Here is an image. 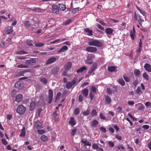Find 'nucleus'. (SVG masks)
Wrapping results in <instances>:
<instances>
[{
	"label": "nucleus",
	"instance_id": "36",
	"mask_svg": "<svg viewBox=\"0 0 151 151\" xmlns=\"http://www.w3.org/2000/svg\"><path fill=\"white\" fill-rule=\"evenodd\" d=\"M90 112V110L87 109L86 110L83 111L82 113V114L84 116H87L89 114Z\"/></svg>",
	"mask_w": 151,
	"mask_h": 151
},
{
	"label": "nucleus",
	"instance_id": "25",
	"mask_svg": "<svg viewBox=\"0 0 151 151\" xmlns=\"http://www.w3.org/2000/svg\"><path fill=\"white\" fill-rule=\"evenodd\" d=\"M84 31L85 32L88 33L87 35L89 36H92L93 35V31L92 30L88 28H86L84 29Z\"/></svg>",
	"mask_w": 151,
	"mask_h": 151
},
{
	"label": "nucleus",
	"instance_id": "54",
	"mask_svg": "<svg viewBox=\"0 0 151 151\" xmlns=\"http://www.w3.org/2000/svg\"><path fill=\"white\" fill-rule=\"evenodd\" d=\"M112 91L113 93L117 91V87L116 86H114L112 87Z\"/></svg>",
	"mask_w": 151,
	"mask_h": 151
},
{
	"label": "nucleus",
	"instance_id": "6",
	"mask_svg": "<svg viewBox=\"0 0 151 151\" xmlns=\"http://www.w3.org/2000/svg\"><path fill=\"white\" fill-rule=\"evenodd\" d=\"M36 61L35 59H30L25 60V65L28 67L29 65H32L33 64L36 63Z\"/></svg>",
	"mask_w": 151,
	"mask_h": 151
},
{
	"label": "nucleus",
	"instance_id": "63",
	"mask_svg": "<svg viewBox=\"0 0 151 151\" xmlns=\"http://www.w3.org/2000/svg\"><path fill=\"white\" fill-rule=\"evenodd\" d=\"M1 142L2 143L5 145H7L8 144L7 142L5 139H2Z\"/></svg>",
	"mask_w": 151,
	"mask_h": 151
},
{
	"label": "nucleus",
	"instance_id": "41",
	"mask_svg": "<svg viewBox=\"0 0 151 151\" xmlns=\"http://www.w3.org/2000/svg\"><path fill=\"white\" fill-rule=\"evenodd\" d=\"M40 81L44 84H46L47 83V80L45 78H40Z\"/></svg>",
	"mask_w": 151,
	"mask_h": 151
},
{
	"label": "nucleus",
	"instance_id": "13",
	"mask_svg": "<svg viewBox=\"0 0 151 151\" xmlns=\"http://www.w3.org/2000/svg\"><path fill=\"white\" fill-rule=\"evenodd\" d=\"M5 30L7 34H10L13 32L12 27L9 26H7Z\"/></svg>",
	"mask_w": 151,
	"mask_h": 151
},
{
	"label": "nucleus",
	"instance_id": "9",
	"mask_svg": "<svg viewBox=\"0 0 151 151\" xmlns=\"http://www.w3.org/2000/svg\"><path fill=\"white\" fill-rule=\"evenodd\" d=\"M69 124L72 127H73L76 124V120L74 117H71L70 118V120L69 121Z\"/></svg>",
	"mask_w": 151,
	"mask_h": 151
},
{
	"label": "nucleus",
	"instance_id": "51",
	"mask_svg": "<svg viewBox=\"0 0 151 151\" xmlns=\"http://www.w3.org/2000/svg\"><path fill=\"white\" fill-rule=\"evenodd\" d=\"M79 7H77L74 8L72 11V13L75 14V13L79 11Z\"/></svg>",
	"mask_w": 151,
	"mask_h": 151
},
{
	"label": "nucleus",
	"instance_id": "64",
	"mask_svg": "<svg viewBox=\"0 0 151 151\" xmlns=\"http://www.w3.org/2000/svg\"><path fill=\"white\" fill-rule=\"evenodd\" d=\"M17 67L19 68H27V66H26L25 65H23L22 64L18 65Z\"/></svg>",
	"mask_w": 151,
	"mask_h": 151
},
{
	"label": "nucleus",
	"instance_id": "46",
	"mask_svg": "<svg viewBox=\"0 0 151 151\" xmlns=\"http://www.w3.org/2000/svg\"><path fill=\"white\" fill-rule=\"evenodd\" d=\"M17 91L15 89H13L11 91V95L13 97H14L17 93Z\"/></svg>",
	"mask_w": 151,
	"mask_h": 151
},
{
	"label": "nucleus",
	"instance_id": "61",
	"mask_svg": "<svg viewBox=\"0 0 151 151\" xmlns=\"http://www.w3.org/2000/svg\"><path fill=\"white\" fill-rule=\"evenodd\" d=\"M109 146L111 147H113L114 145V143L112 142L109 141L108 142Z\"/></svg>",
	"mask_w": 151,
	"mask_h": 151
},
{
	"label": "nucleus",
	"instance_id": "24",
	"mask_svg": "<svg viewBox=\"0 0 151 151\" xmlns=\"http://www.w3.org/2000/svg\"><path fill=\"white\" fill-rule=\"evenodd\" d=\"M36 105V104L35 102H32L30 105L29 110L30 111H33L35 108Z\"/></svg>",
	"mask_w": 151,
	"mask_h": 151
},
{
	"label": "nucleus",
	"instance_id": "35",
	"mask_svg": "<svg viewBox=\"0 0 151 151\" xmlns=\"http://www.w3.org/2000/svg\"><path fill=\"white\" fill-rule=\"evenodd\" d=\"M136 105H138L139 106V107L137 109L138 110H142L144 109L145 106L144 105L141 103H139L137 104H136Z\"/></svg>",
	"mask_w": 151,
	"mask_h": 151
},
{
	"label": "nucleus",
	"instance_id": "12",
	"mask_svg": "<svg viewBox=\"0 0 151 151\" xmlns=\"http://www.w3.org/2000/svg\"><path fill=\"white\" fill-rule=\"evenodd\" d=\"M56 60V58L55 57H52L49 58L46 61V64L49 65L55 62Z\"/></svg>",
	"mask_w": 151,
	"mask_h": 151
},
{
	"label": "nucleus",
	"instance_id": "40",
	"mask_svg": "<svg viewBox=\"0 0 151 151\" xmlns=\"http://www.w3.org/2000/svg\"><path fill=\"white\" fill-rule=\"evenodd\" d=\"M91 113L92 116H96L97 115V112L95 109H93L91 111Z\"/></svg>",
	"mask_w": 151,
	"mask_h": 151
},
{
	"label": "nucleus",
	"instance_id": "29",
	"mask_svg": "<svg viewBox=\"0 0 151 151\" xmlns=\"http://www.w3.org/2000/svg\"><path fill=\"white\" fill-rule=\"evenodd\" d=\"M86 68H87L86 67L83 66L80 68L79 69L77 70L76 72L78 73H81L83 72L84 70H86Z\"/></svg>",
	"mask_w": 151,
	"mask_h": 151
},
{
	"label": "nucleus",
	"instance_id": "62",
	"mask_svg": "<svg viewBox=\"0 0 151 151\" xmlns=\"http://www.w3.org/2000/svg\"><path fill=\"white\" fill-rule=\"evenodd\" d=\"M100 129L102 132L106 133V129L102 127L100 128Z\"/></svg>",
	"mask_w": 151,
	"mask_h": 151
},
{
	"label": "nucleus",
	"instance_id": "18",
	"mask_svg": "<svg viewBox=\"0 0 151 151\" xmlns=\"http://www.w3.org/2000/svg\"><path fill=\"white\" fill-rule=\"evenodd\" d=\"M144 67L145 69L148 72H151V65L149 64H145Z\"/></svg>",
	"mask_w": 151,
	"mask_h": 151
},
{
	"label": "nucleus",
	"instance_id": "10",
	"mask_svg": "<svg viewBox=\"0 0 151 151\" xmlns=\"http://www.w3.org/2000/svg\"><path fill=\"white\" fill-rule=\"evenodd\" d=\"M72 65V64L69 61L64 66L65 70L66 71H68L71 68Z\"/></svg>",
	"mask_w": 151,
	"mask_h": 151
},
{
	"label": "nucleus",
	"instance_id": "28",
	"mask_svg": "<svg viewBox=\"0 0 151 151\" xmlns=\"http://www.w3.org/2000/svg\"><path fill=\"white\" fill-rule=\"evenodd\" d=\"M59 7L60 9L63 11H64L66 9V7L65 5L62 4H58Z\"/></svg>",
	"mask_w": 151,
	"mask_h": 151
},
{
	"label": "nucleus",
	"instance_id": "15",
	"mask_svg": "<svg viewBox=\"0 0 151 151\" xmlns=\"http://www.w3.org/2000/svg\"><path fill=\"white\" fill-rule=\"evenodd\" d=\"M52 12L53 13L58 14L59 13V9L58 6L55 4L52 6Z\"/></svg>",
	"mask_w": 151,
	"mask_h": 151
},
{
	"label": "nucleus",
	"instance_id": "44",
	"mask_svg": "<svg viewBox=\"0 0 151 151\" xmlns=\"http://www.w3.org/2000/svg\"><path fill=\"white\" fill-rule=\"evenodd\" d=\"M27 52L24 51L23 50H20L18 51H17L16 52V54H19V55H23L24 54H27Z\"/></svg>",
	"mask_w": 151,
	"mask_h": 151
},
{
	"label": "nucleus",
	"instance_id": "8",
	"mask_svg": "<svg viewBox=\"0 0 151 151\" xmlns=\"http://www.w3.org/2000/svg\"><path fill=\"white\" fill-rule=\"evenodd\" d=\"M60 70L59 68L58 67H53L51 70V73L53 75H57Z\"/></svg>",
	"mask_w": 151,
	"mask_h": 151
},
{
	"label": "nucleus",
	"instance_id": "30",
	"mask_svg": "<svg viewBox=\"0 0 151 151\" xmlns=\"http://www.w3.org/2000/svg\"><path fill=\"white\" fill-rule=\"evenodd\" d=\"M25 129L24 127H23L21 130V132L19 134L20 137H24L25 135Z\"/></svg>",
	"mask_w": 151,
	"mask_h": 151
},
{
	"label": "nucleus",
	"instance_id": "39",
	"mask_svg": "<svg viewBox=\"0 0 151 151\" xmlns=\"http://www.w3.org/2000/svg\"><path fill=\"white\" fill-rule=\"evenodd\" d=\"M142 76L146 80H149V75L146 72H144L143 73Z\"/></svg>",
	"mask_w": 151,
	"mask_h": 151
},
{
	"label": "nucleus",
	"instance_id": "20",
	"mask_svg": "<svg viewBox=\"0 0 151 151\" xmlns=\"http://www.w3.org/2000/svg\"><path fill=\"white\" fill-rule=\"evenodd\" d=\"M87 59L85 61L86 63L88 64H91L93 63V61L91 58V56L90 55H89L87 56Z\"/></svg>",
	"mask_w": 151,
	"mask_h": 151
},
{
	"label": "nucleus",
	"instance_id": "1",
	"mask_svg": "<svg viewBox=\"0 0 151 151\" xmlns=\"http://www.w3.org/2000/svg\"><path fill=\"white\" fill-rule=\"evenodd\" d=\"M89 45L94 46L98 47H101L103 46L102 42L99 40L95 39L91 40L88 42Z\"/></svg>",
	"mask_w": 151,
	"mask_h": 151
},
{
	"label": "nucleus",
	"instance_id": "7",
	"mask_svg": "<svg viewBox=\"0 0 151 151\" xmlns=\"http://www.w3.org/2000/svg\"><path fill=\"white\" fill-rule=\"evenodd\" d=\"M97 50L96 47H87L85 50L87 52H94L96 51Z\"/></svg>",
	"mask_w": 151,
	"mask_h": 151
},
{
	"label": "nucleus",
	"instance_id": "56",
	"mask_svg": "<svg viewBox=\"0 0 151 151\" xmlns=\"http://www.w3.org/2000/svg\"><path fill=\"white\" fill-rule=\"evenodd\" d=\"M37 132L39 134H42L45 133V131L43 129H38Z\"/></svg>",
	"mask_w": 151,
	"mask_h": 151
},
{
	"label": "nucleus",
	"instance_id": "43",
	"mask_svg": "<svg viewBox=\"0 0 151 151\" xmlns=\"http://www.w3.org/2000/svg\"><path fill=\"white\" fill-rule=\"evenodd\" d=\"M97 66V65L96 63H93L90 69L93 71H94L96 69Z\"/></svg>",
	"mask_w": 151,
	"mask_h": 151
},
{
	"label": "nucleus",
	"instance_id": "50",
	"mask_svg": "<svg viewBox=\"0 0 151 151\" xmlns=\"http://www.w3.org/2000/svg\"><path fill=\"white\" fill-rule=\"evenodd\" d=\"M83 96L82 94H80L78 96V101L81 102L83 101Z\"/></svg>",
	"mask_w": 151,
	"mask_h": 151
},
{
	"label": "nucleus",
	"instance_id": "33",
	"mask_svg": "<svg viewBox=\"0 0 151 151\" xmlns=\"http://www.w3.org/2000/svg\"><path fill=\"white\" fill-rule=\"evenodd\" d=\"M118 82L122 86H124L125 85V82L122 78L119 79L118 81Z\"/></svg>",
	"mask_w": 151,
	"mask_h": 151
},
{
	"label": "nucleus",
	"instance_id": "14",
	"mask_svg": "<svg viewBox=\"0 0 151 151\" xmlns=\"http://www.w3.org/2000/svg\"><path fill=\"white\" fill-rule=\"evenodd\" d=\"M34 127L37 129H41L42 128V126L40 122L37 121L34 123Z\"/></svg>",
	"mask_w": 151,
	"mask_h": 151
},
{
	"label": "nucleus",
	"instance_id": "2",
	"mask_svg": "<svg viewBox=\"0 0 151 151\" xmlns=\"http://www.w3.org/2000/svg\"><path fill=\"white\" fill-rule=\"evenodd\" d=\"M26 108L22 104L19 105L16 109V112L20 115L24 114L26 112Z\"/></svg>",
	"mask_w": 151,
	"mask_h": 151
},
{
	"label": "nucleus",
	"instance_id": "31",
	"mask_svg": "<svg viewBox=\"0 0 151 151\" xmlns=\"http://www.w3.org/2000/svg\"><path fill=\"white\" fill-rule=\"evenodd\" d=\"M41 140L43 142H46L48 140L47 136L44 134L42 135L40 137Z\"/></svg>",
	"mask_w": 151,
	"mask_h": 151
},
{
	"label": "nucleus",
	"instance_id": "49",
	"mask_svg": "<svg viewBox=\"0 0 151 151\" xmlns=\"http://www.w3.org/2000/svg\"><path fill=\"white\" fill-rule=\"evenodd\" d=\"M94 93H92L90 92L89 93V96H90V98L91 101H92L95 96V95L94 94Z\"/></svg>",
	"mask_w": 151,
	"mask_h": 151
},
{
	"label": "nucleus",
	"instance_id": "52",
	"mask_svg": "<svg viewBox=\"0 0 151 151\" xmlns=\"http://www.w3.org/2000/svg\"><path fill=\"white\" fill-rule=\"evenodd\" d=\"M44 44L42 43L38 42L35 44V46L37 47H41L44 45Z\"/></svg>",
	"mask_w": 151,
	"mask_h": 151
},
{
	"label": "nucleus",
	"instance_id": "4",
	"mask_svg": "<svg viewBox=\"0 0 151 151\" xmlns=\"http://www.w3.org/2000/svg\"><path fill=\"white\" fill-rule=\"evenodd\" d=\"M134 20L138 22L139 24L142 26V23L144 22V20L141 17L139 14H137L136 12L134 13Z\"/></svg>",
	"mask_w": 151,
	"mask_h": 151
},
{
	"label": "nucleus",
	"instance_id": "16",
	"mask_svg": "<svg viewBox=\"0 0 151 151\" xmlns=\"http://www.w3.org/2000/svg\"><path fill=\"white\" fill-rule=\"evenodd\" d=\"M135 31L134 27L132 28V30L131 31L130 35L132 40H134V36H135Z\"/></svg>",
	"mask_w": 151,
	"mask_h": 151
},
{
	"label": "nucleus",
	"instance_id": "5",
	"mask_svg": "<svg viewBox=\"0 0 151 151\" xmlns=\"http://www.w3.org/2000/svg\"><path fill=\"white\" fill-rule=\"evenodd\" d=\"M48 103L50 104L52 101L53 97V92L51 89L48 91Z\"/></svg>",
	"mask_w": 151,
	"mask_h": 151
},
{
	"label": "nucleus",
	"instance_id": "45",
	"mask_svg": "<svg viewBox=\"0 0 151 151\" xmlns=\"http://www.w3.org/2000/svg\"><path fill=\"white\" fill-rule=\"evenodd\" d=\"M138 84V81L137 79L134 80L132 84L135 87H136Z\"/></svg>",
	"mask_w": 151,
	"mask_h": 151
},
{
	"label": "nucleus",
	"instance_id": "60",
	"mask_svg": "<svg viewBox=\"0 0 151 151\" xmlns=\"http://www.w3.org/2000/svg\"><path fill=\"white\" fill-rule=\"evenodd\" d=\"M115 137L116 139L120 141L121 140L122 138V137L121 136L117 134H116Z\"/></svg>",
	"mask_w": 151,
	"mask_h": 151
},
{
	"label": "nucleus",
	"instance_id": "38",
	"mask_svg": "<svg viewBox=\"0 0 151 151\" xmlns=\"http://www.w3.org/2000/svg\"><path fill=\"white\" fill-rule=\"evenodd\" d=\"M97 90L95 87L92 86L91 87L90 92L93 93H96L97 92Z\"/></svg>",
	"mask_w": 151,
	"mask_h": 151
},
{
	"label": "nucleus",
	"instance_id": "47",
	"mask_svg": "<svg viewBox=\"0 0 151 151\" xmlns=\"http://www.w3.org/2000/svg\"><path fill=\"white\" fill-rule=\"evenodd\" d=\"M71 22H72V21L71 19H68V20H66L65 22H63V24L64 25H68V24H69Z\"/></svg>",
	"mask_w": 151,
	"mask_h": 151
},
{
	"label": "nucleus",
	"instance_id": "26",
	"mask_svg": "<svg viewBox=\"0 0 151 151\" xmlns=\"http://www.w3.org/2000/svg\"><path fill=\"white\" fill-rule=\"evenodd\" d=\"M68 49V47L66 46H63L57 52L58 53H59L61 52H64L65 51L67 50Z\"/></svg>",
	"mask_w": 151,
	"mask_h": 151
},
{
	"label": "nucleus",
	"instance_id": "22",
	"mask_svg": "<svg viewBox=\"0 0 151 151\" xmlns=\"http://www.w3.org/2000/svg\"><path fill=\"white\" fill-rule=\"evenodd\" d=\"M105 103L106 104H110L111 102V100L110 97L107 95L105 96Z\"/></svg>",
	"mask_w": 151,
	"mask_h": 151
},
{
	"label": "nucleus",
	"instance_id": "19",
	"mask_svg": "<svg viewBox=\"0 0 151 151\" xmlns=\"http://www.w3.org/2000/svg\"><path fill=\"white\" fill-rule=\"evenodd\" d=\"M82 95L85 97H86L88 93V90L87 88H84L81 92Z\"/></svg>",
	"mask_w": 151,
	"mask_h": 151
},
{
	"label": "nucleus",
	"instance_id": "42",
	"mask_svg": "<svg viewBox=\"0 0 151 151\" xmlns=\"http://www.w3.org/2000/svg\"><path fill=\"white\" fill-rule=\"evenodd\" d=\"M80 112V110L78 108H76L74 111V114L76 115H77Z\"/></svg>",
	"mask_w": 151,
	"mask_h": 151
},
{
	"label": "nucleus",
	"instance_id": "55",
	"mask_svg": "<svg viewBox=\"0 0 151 151\" xmlns=\"http://www.w3.org/2000/svg\"><path fill=\"white\" fill-rule=\"evenodd\" d=\"M106 93L109 95H110L112 92V90H111L110 88H108L106 89Z\"/></svg>",
	"mask_w": 151,
	"mask_h": 151
},
{
	"label": "nucleus",
	"instance_id": "57",
	"mask_svg": "<svg viewBox=\"0 0 151 151\" xmlns=\"http://www.w3.org/2000/svg\"><path fill=\"white\" fill-rule=\"evenodd\" d=\"M139 11L140 12V13L142 14L144 16H146V12L144 10H141L140 9H139Z\"/></svg>",
	"mask_w": 151,
	"mask_h": 151
},
{
	"label": "nucleus",
	"instance_id": "59",
	"mask_svg": "<svg viewBox=\"0 0 151 151\" xmlns=\"http://www.w3.org/2000/svg\"><path fill=\"white\" fill-rule=\"evenodd\" d=\"M77 131V129L76 128H75L73 129L71 132V134L73 136L76 134Z\"/></svg>",
	"mask_w": 151,
	"mask_h": 151
},
{
	"label": "nucleus",
	"instance_id": "53",
	"mask_svg": "<svg viewBox=\"0 0 151 151\" xmlns=\"http://www.w3.org/2000/svg\"><path fill=\"white\" fill-rule=\"evenodd\" d=\"M123 77L125 81L127 82H129V78L126 76L125 75H124L123 76Z\"/></svg>",
	"mask_w": 151,
	"mask_h": 151
},
{
	"label": "nucleus",
	"instance_id": "32",
	"mask_svg": "<svg viewBox=\"0 0 151 151\" xmlns=\"http://www.w3.org/2000/svg\"><path fill=\"white\" fill-rule=\"evenodd\" d=\"M134 72L135 76L136 77L139 76L141 75L140 71L138 69H135L134 71Z\"/></svg>",
	"mask_w": 151,
	"mask_h": 151
},
{
	"label": "nucleus",
	"instance_id": "11",
	"mask_svg": "<svg viewBox=\"0 0 151 151\" xmlns=\"http://www.w3.org/2000/svg\"><path fill=\"white\" fill-rule=\"evenodd\" d=\"M23 86V83L19 81L17 82L14 85V87L18 89H21Z\"/></svg>",
	"mask_w": 151,
	"mask_h": 151
},
{
	"label": "nucleus",
	"instance_id": "48",
	"mask_svg": "<svg viewBox=\"0 0 151 151\" xmlns=\"http://www.w3.org/2000/svg\"><path fill=\"white\" fill-rule=\"evenodd\" d=\"M26 43L27 45L29 46H32L33 45L31 40H27L26 41Z\"/></svg>",
	"mask_w": 151,
	"mask_h": 151
},
{
	"label": "nucleus",
	"instance_id": "17",
	"mask_svg": "<svg viewBox=\"0 0 151 151\" xmlns=\"http://www.w3.org/2000/svg\"><path fill=\"white\" fill-rule=\"evenodd\" d=\"M90 124L91 127H96L98 124L99 122L97 120L94 119L91 121Z\"/></svg>",
	"mask_w": 151,
	"mask_h": 151
},
{
	"label": "nucleus",
	"instance_id": "37",
	"mask_svg": "<svg viewBox=\"0 0 151 151\" xmlns=\"http://www.w3.org/2000/svg\"><path fill=\"white\" fill-rule=\"evenodd\" d=\"M135 93L138 94H140L142 93V91H141V87L139 86H138L137 89L135 91Z\"/></svg>",
	"mask_w": 151,
	"mask_h": 151
},
{
	"label": "nucleus",
	"instance_id": "23",
	"mask_svg": "<svg viewBox=\"0 0 151 151\" xmlns=\"http://www.w3.org/2000/svg\"><path fill=\"white\" fill-rule=\"evenodd\" d=\"M116 68L115 66H109L108 67V71L111 72H113L116 71Z\"/></svg>",
	"mask_w": 151,
	"mask_h": 151
},
{
	"label": "nucleus",
	"instance_id": "3",
	"mask_svg": "<svg viewBox=\"0 0 151 151\" xmlns=\"http://www.w3.org/2000/svg\"><path fill=\"white\" fill-rule=\"evenodd\" d=\"M78 81L77 77H75L70 82H68L66 84L65 87L67 89H70L73 85H75Z\"/></svg>",
	"mask_w": 151,
	"mask_h": 151
},
{
	"label": "nucleus",
	"instance_id": "21",
	"mask_svg": "<svg viewBox=\"0 0 151 151\" xmlns=\"http://www.w3.org/2000/svg\"><path fill=\"white\" fill-rule=\"evenodd\" d=\"M23 98V96L22 94L18 95L16 97L15 100L17 102H19L21 101Z\"/></svg>",
	"mask_w": 151,
	"mask_h": 151
},
{
	"label": "nucleus",
	"instance_id": "58",
	"mask_svg": "<svg viewBox=\"0 0 151 151\" xmlns=\"http://www.w3.org/2000/svg\"><path fill=\"white\" fill-rule=\"evenodd\" d=\"M92 148L94 150H96L99 148V146L97 144L94 143L92 145Z\"/></svg>",
	"mask_w": 151,
	"mask_h": 151
},
{
	"label": "nucleus",
	"instance_id": "34",
	"mask_svg": "<svg viewBox=\"0 0 151 151\" xmlns=\"http://www.w3.org/2000/svg\"><path fill=\"white\" fill-rule=\"evenodd\" d=\"M24 26L27 28H29L31 25L29 21L28 20L24 21Z\"/></svg>",
	"mask_w": 151,
	"mask_h": 151
},
{
	"label": "nucleus",
	"instance_id": "27",
	"mask_svg": "<svg viewBox=\"0 0 151 151\" xmlns=\"http://www.w3.org/2000/svg\"><path fill=\"white\" fill-rule=\"evenodd\" d=\"M105 32L108 35L111 34L113 33V30L110 28H108L105 29Z\"/></svg>",
	"mask_w": 151,
	"mask_h": 151
}]
</instances>
